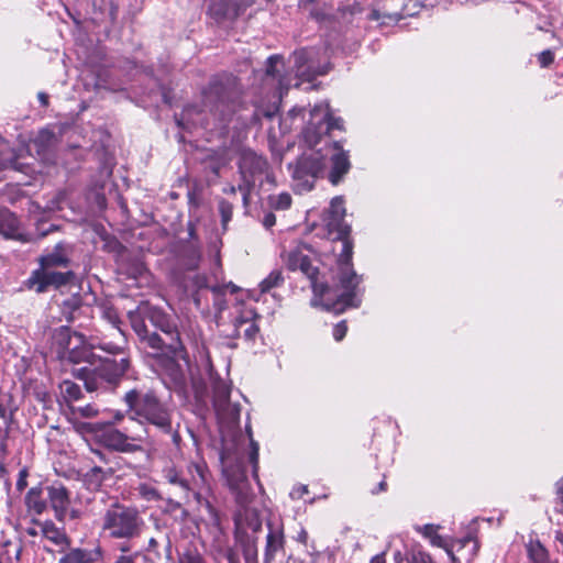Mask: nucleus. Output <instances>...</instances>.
<instances>
[{
	"mask_svg": "<svg viewBox=\"0 0 563 563\" xmlns=\"http://www.w3.org/2000/svg\"><path fill=\"white\" fill-rule=\"evenodd\" d=\"M340 260L339 251L335 265L330 269V283L320 274L319 268L312 265L311 258L300 250L290 251L287 258L288 269L300 271L310 282L313 294L311 305L334 314H341L349 308H357L361 305L356 295L363 276L356 274L353 260H349L350 269Z\"/></svg>",
	"mask_w": 563,
	"mask_h": 563,
	"instance_id": "obj_1",
	"label": "nucleus"
},
{
	"mask_svg": "<svg viewBox=\"0 0 563 563\" xmlns=\"http://www.w3.org/2000/svg\"><path fill=\"white\" fill-rule=\"evenodd\" d=\"M123 402L131 420L153 427L159 437L169 439L166 445L170 444L175 452L181 451V424L175 418L176 407L170 395L165 397L156 388L134 387L124 394Z\"/></svg>",
	"mask_w": 563,
	"mask_h": 563,
	"instance_id": "obj_2",
	"label": "nucleus"
},
{
	"mask_svg": "<svg viewBox=\"0 0 563 563\" xmlns=\"http://www.w3.org/2000/svg\"><path fill=\"white\" fill-rule=\"evenodd\" d=\"M202 103L219 120L220 125H228L235 114L247 108L243 100V86L232 74L213 76L202 89Z\"/></svg>",
	"mask_w": 563,
	"mask_h": 563,
	"instance_id": "obj_3",
	"label": "nucleus"
},
{
	"mask_svg": "<svg viewBox=\"0 0 563 563\" xmlns=\"http://www.w3.org/2000/svg\"><path fill=\"white\" fill-rule=\"evenodd\" d=\"M145 521L136 507L115 501L101 516V531L113 540L130 542L141 537Z\"/></svg>",
	"mask_w": 563,
	"mask_h": 563,
	"instance_id": "obj_4",
	"label": "nucleus"
},
{
	"mask_svg": "<svg viewBox=\"0 0 563 563\" xmlns=\"http://www.w3.org/2000/svg\"><path fill=\"white\" fill-rule=\"evenodd\" d=\"M131 366L129 355L104 357L93 361L92 366L73 369V375L84 382L87 391L92 393L106 386H117Z\"/></svg>",
	"mask_w": 563,
	"mask_h": 563,
	"instance_id": "obj_5",
	"label": "nucleus"
},
{
	"mask_svg": "<svg viewBox=\"0 0 563 563\" xmlns=\"http://www.w3.org/2000/svg\"><path fill=\"white\" fill-rule=\"evenodd\" d=\"M42 536L62 549L57 563H102L104 550L99 541L87 547H71V539L64 528H58L53 521L42 523Z\"/></svg>",
	"mask_w": 563,
	"mask_h": 563,
	"instance_id": "obj_6",
	"label": "nucleus"
},
{
	"mask_svg": "<svg viewBox=\"0 0 563 563\" xmlns=\"http://www.w3.org/2000/svg\"><path fill=\"white\" fill-rule=\"evenodd\" d=\"M342 196H336L330 201L324 211V227L329 239L334 245L340 244V262L350 269L349 260H353L354 240L351 235L352 228L345 221L346 209ZM332 251L336 253V247Z\"/></svg>",
	"mask_w": 563,
	"mask_h": 563,
	"instance_id": "obj_7",
	"label": "nucleus"
},
{
	"mask_svg": "<svg viewBox=\"0 0 563 563\" xmlns=\"http://www.w3.org/2000/svg\"><path fill=\"white\" fill-rule=\"evenodd\" d=\"M81 429L92 434L96 443L110 452L125 454L145 452L144 443L147 442V438L130 435L115 428L113 423L85 422L81 423Z\"/></svg>",
	"mask_w": 563,
	"mask_h": 563,
	"instance_id": "obj_8",
	"label": "nucleus"
},
{
	"mask_svg": "<svg viewBox=\"0 0 563 563\" xmlns=\"http://www.w3.org/2000/svg\"><path fill=\"white\" fill-rule=\"evenodd\" d=\"M162 475L166 483L181 490L185 499L198 488H208L209 479H212L211 472L202 459L188 462L186 471L175 464H168L163 467Z\"/></svg>",
	"mask_w": 563,
	"mask_h": 563,
	"instance_id": "obj_9",
	"label": "nucleus"
},
{
	"mask_svg": "<svg viewBox=\"0 0 563 563\" xmlns=\"http://www.w3.org/2000/svg\"><path fill=\"white\" fill-rule=\"evenodd\" d=\"M145 318L157 330L165 335L164 344L158 350L169 355L175 362L176 358H185L187 351L180 338V332L173 318L163 309L157 307H147Z\"/></svg>",
	"mask_w": 563,
	"mask_h": 563,
	"instance_id": "obj_10",
	"label": "nucleus"
},
{
	"mask_svg": "<svg viewBox=\"0 0 563 563\" xmlns=\"http://www.w3.org/2000/svg\"><path fill=\"white\" fill-rule=\"evenodd\" d=\"M223 475L230 490L235 495L239 505L244 506L250 501L251 486L246 474V467L242 459L232 460L222 456Z\"/></svg>",
	"mask_w": 563,
	"mask_h": 563,
	"instance_id": "obj_11",
	"label": "nucleus"
},
{
	"mask_svg": "<svg viewBox=\"0 0 563 563\" xmlns=\"http://www.w3.org/2000/svg\"><path fill=\"white\" fill-rule=\"evenodd\" d=\"M74 279L75 273L73 271L55 272L51 268L40 266L31 273L30 277L25 282V286L29 289L35 290L37 294H43L51 287L58 289L70 284Z\"/></svg>",
	"mask_w": 563,
	"mask_h": 563,
	"instance_id": "obj_12",
	"label": "nucleus"
},
{
	"mask_svg": "<svg viewBox=\"0 0 563 563\" xmlns=\"http://www.w3.org/2000/svg\"><path fill=\"white\" fill-rule=\"evenodd\" d=\"M338 130L345 132L344 120L340 117H335L329 106L325 108V112L321 120L317 123L309 122L303 130V137L309 147L317 146L324 136H328L331 141L332 132Z\"/></svg>",
	"mask_w": 563,
	"mask_h": 563,
	"instance_id": "obj_13",
	"label": "nucleus"
},
{
	"mask_svg": "<svg viewBox=\"0 0 563 563\" xmlns=\"http://www.w3.org/2000/svg\"><path fill=\"white\" fill-rule=\"evenodd\" d=\"M261 316L257 313L255 308L244 307L233 321L234 329L231 338H243L247 343H255L261 331L258 325Z\"/></svg>",
	"mask_w": 563,
	"mask_h": 563,
	"instance_id": "obj_14",
	"label": "nucleus"
},
{
	"mask_svg": "<svg viewBox=\"0 0 563 563\" xmlns=\"http://www.w3.org/2000/svg\"><path fill=\"white\" fill-rule=\"evenodd\" d=\"M344 143L345 139H339L330 141L329 144L331 169L328 179L334 186L340 184L351 169L350 154L343 148Z\"/></svg>",
	"mask_w": 563,
	"mask_h": 563,
	"instance_id": "obj_15",
	"label": "nucleus"
},
{
	"mask_svg": "<svg viewBox=\"0 0 563 563\" xmlns=\"http://www.w3.org/2000/svg\"><path fill=\"white\" fill-rule=\"evenodd\" d=\"M269 168L268 161L254 151L245 150L239 161V172L243 181L252 180L255 184L257 177L263 176Z\"/></svg>",
	"mask_w": 563,
	"mask_h": 563,
	"instance_id": "obj_16",
	"label": "nucleus"
},
{
	"mask_svg": "<svg viewBox=\"0 0 563 563\" xmlns=\"http://www.w3.org/2000/svg\"><path fill=\"white\" fill-rule=\"evenodd\" d=\"M92 308L84 305L81 298L73 296L62 303V316L68 323L79 321L78 328H87L91 319Z\"/></svg>",
	"mask_w": 563,
	"mask_h": 563,
	"instance_id": "obj_17",
	"label": "nucleus"
},
{
	"mask_svg": "<svg viewBox=\"0 0 563 563\" xmlns=\"http://www.w3.org/2000/svg\"><path fill=\"white\" fill-rule=\"evenodd\" d=\"M92 349H95V345L89 346L85 341V335L79 332H74V344L69 349L68 352H66L64 356V362L70 363V364H80L86 363V366H92L93 361L96 358Z\"/></svg>",
	"mask_w": 563,
	"mask_h": 563,
	"instance_id": "obj_18",
	"label": "nucleus"
},
{
	"mask_svg": "<svg viewBox=\"0 0 563 563\" xmlns=\"http://www.w3.org/2000/svg\"><path fill=\"white\" fill-rule=\"evenodd\" d=\"M335 13H352L350 0H319L310 10V15L319 22L334 18Z\"/></svg>",
	"mask_w": 563,
	"mask_h": 563,
	"instance_id": "obj_19",
	"label": "nucleus"
},
{
	"mask_svg": "<svg viewBox=\"0 0 563 563\" xmlns=\"http://www.w3.org/2000/svg\"><path fill=\"white\" fill-rule=\"evenodd\" d=\"M47 499L58 521H64L70 505L68 489L63 484L51 485L46 487Z\"/></svg>",
	"mask_w": 563,
	"mask_h": 563,
	"instance_id": "obj_20",
	"label": "nucleus"
},
{
	"mask_svg": "<svg viewBox=\"0 0 563 563\" xmlns=\"http://www.w3.org/2000/svg\"><path fill=\"white\" fill-rule=\"evenodd\" d=\"M147 319L145 318V310L143 313H131L130 322L133 331L139 336L140 341L146 343L153 350H159L163 344V338L156 332H151L146 325Z\"/></svg>",
	"mask_w": 563,
	"mask_h": 563,
	"instance_id": "obj_21",
	"label": "nucleus"
},
{
	"mask_svg": "<svg viewBox=\"0 0 563 563\" xmlns=\"http://www.w3.org/2000/svg\"><path fill=\"white\" fill-rule=\"evenodd\" d=\"M267 528L268 533L266 536L263 563H273L276 554L285 551L286 539L283 525L275 526L268 522Z\"/></svg>",
	"mask_w": 563,
	"mask_h": 563,
	"instance_id": "obj_22",
	"label": "nucleus"
},
{
	"mask_svg": "<svg viewBox=\"0 0 563 563\" xmlns=\"http://www.w3.org/2000/svg\"><path fill=\"white\" fill-rule=\"evenodd\" d=\"M74 344V332L70 331V328L67 325H62L59 328L54 329L52 333V343L51 350L56 354V357L64 362V356L66 352Z\"/></svg>",
	"mask_w": 563,
	"mask_h": 563,
	"instance_id": "obj_23",
	"label": "nucleus"
},
{
	"mask_svg": "<svg viewBox=\"0 0 563 563\" xmlns=\"http://www.w3.org/2000/svg\"><path fill=\"white\" fill-rule=\"evenodd\" d=\"M114 470L112 467L102 468L100 466H92L81 475V482L85 488L89 492L101 490L103 483L113 476Z\"/></svg>",
	"mask_w": 563,
	"mask_h": 563,
	"instance_id": "obj_24",
	"label": "nucleus"
},
{
	"mask_svg": "<svg viewBox=\"0 0 563 563\" xmlns=\"http://www.w3.org/2000/svg\"><path fill=\"white\" fill-rule=\"evenodd\" d=\"M208 13L217 22L235 20L239 16V5L230 0H210Z\"/></svg>",
	"mask_w": 563,
	"mask_h": 563,
	"instance_id": "obj_25",
	"label": "nucleus"
},
{
	"mask_svg": "<svg viewBox=\"0 0 563 563\" xmlns=\"http://www.w3.org/2000/svg\"><path fill=\"white\" fill-rule=\"evenodd\" d=\"M212 494V479H209V487L207 488H198L197 490H194L192 495L199 505V507L203 508L209 516V520L212 526L216 528H220L221 525V518L218 509L213 505V503L210 500L209 496Z\"/></svg>",
	"mask_w": 563,
	"mask_h": 563,
	"instance_id": "obj_26",
	"label": "nucleus"
},
{
	"mask_svg": "<svg viewBox=\"0 0 563 563\" xmlns=\"http://www.w3.org/2000/svg\"><path fill=\"white\" fill-rule=\"evenodd\" d=\"M26 154H29V150L24 146L11 150L9 155H5L4 152L0 150V170L13 169L25 173L27 164L21 162V159L24 158Z\"/></svg>",
	"mask_w": 563,
	"mask_h": 563,
	"instance_id": "obj_27",
	"label": "nucleus"
},
{
	"mask_svg": "<svg viewBox=\"0 0 563 563\" xmlns=\"http://www.w3.org/2000/svg\"><path fill=\"white\" fill-rule=\"evenodd\" d=\"M0 234L7 239L22 240L20 221L15 214L8 209L0 210Z\"/></svg>",
	"mask_w": 563,
	"mask_h": 563,
	"instance_id": "obj_28",
	"label": "nucleus"
},
{
	"mask_svg": "<svg viewBox=\"0 0 563 563\" xmlns=\"http://www.w3.org/2000/svg\"><path fill=\"white\" fill-rule=\"evenodd\" d=\"M295 58V67L298 76L306 81H312L317 76H322L327 74V70H311L310 68L305 69V66L308 64L309 51L307 48H300L294 52Z\"/></svg>",
	"mask_w": 563,
	"mask_h": 563,
	"instance_id": "obj_29",
	"label": "nucleus"
},
{
	"mask_svg": "<svg viewBox=\"0 0 563 563\" xmlns=\"http://www.w3.org/2000/svg\"><path fill=\"white\" fill-rule=\"evenodd\" d=\"M321 166L318 158L301 157L297 161L292 175L296 179H305L306 177L317 178Z\"/></svg>",
	"mask_w": 563,
	"mask_h": 563,
	"instance_id": "obj_30",
	"label": "nucleus"
},
{
	"mask_svg": "<svg viewBox=\"0 0 563 563\" xmlns=\"http://www.w3.org/2000/svg\"><path fill=\"white\" fill-rule=\"evenodd\" d=\"M231 388L224 382H217L212 388V404L217 415H224L230 401Z\"/></svg>",
	"mask_w": 563,
	"mask_h": 563,
	"instance_id": "obj_31",
	"label": "nucleus"
},
{
	"mask_svg": "<svg viewBox=\"0 0 563 563\" xmlns=\"http://www.w3.org/2000/svg\"><path fill=\"white\" fill-rule=\"evenodd\" d=\"M38 263H40V266H44V268L67 267L70 263V260L64 253L63 244L57 243L52 253L42 255L38 258Z\"/></svg>",
	"mask_w": 563,
	"mask_h": 563,
	"instance_id": "obj_32",
	"label": "nucleus"
},
{
	"mask_svg": "<svg viewBox=\"0 0 563 563\" xmlns=\"http://www.w3.org/2000/svg\"><path fill=\"white\" fill-rule=\"evenodd\" d=\"M25 505L29 511L42 515L47 508L46 498L43 497L41 487H32L25 495Z\"/></svg>",
	"mask_w": 563,
	"mask_h": 563,
	"instance_id": "obj_33",
	"label": "nucleus"
},
{
	"mask_svg": "<svg viewBox=\"0 0 563 563\" xmlns=\"http://www.w3.org/2000/svg\"><path fill=\"white\" fill-rule=\"evenodd\" d=\"M179 255L188 260L191 265H197L201 257V243L183 240L177 245Z\"/></svg>",
	"mask_w": 563,
	"mask_h": 563,
	"instance_id": "obj_34",
	"label": "nucleus"
},
{
	"mask_svg": "<svg viewBox=\"0 0 563 563\" xmlns=\"http://www.w3.org/2000/svg\"><path fill=\"white\" fill-rule=\"evenodd\" d=\"M526 552L531 563H550L549 551L539 540H530L526 544Z\"/></svg>",
	"mask_w": 563,
	"mask_h": 563,
	"instance_id": "obj_35",
	"label": "nucleus"
},
{
	"mask_svg": "<svg viewBox=\"0 0 563 563\" xmlns=\"http://www.w3.org/2000/svg\"><path fill=\"white\" fill-rule=\"evenodd\" d=\"M141 554L143 563H159L162 562V553L159 551V542L155 538H150L147 545L143 550H137Z\"/></svg>",
	"mask_w": 563,
	"mask_h": 563,
	"instance_id": "obj_36",
	"label": "nucleus"
},
{
	"mask_svg": "<svg viewBox=\"0 0 563 563\" xmlns=\"http://www.w3.org/2000/svg\"><path fill=\"white\" fill-rule=\"evenodd\" d=\"M439 526L427 523L422 527L417 528V531L420 532L426 539H428L431 545L437 548H446L445 539L438 533Z\"/></svg>",
	"mask_w": 563,
	"mask_h": 563,
	"instance_id": "obj_37",
	"label": "nucleus"
},
{
	"mask_svg": "<svg viewBox=\"0 0 563 563\" xmlns=\"http://www.w3.org/2000/svg\"><path fill=\"white\" fill-rule=\"evenodd\" d=\"M118 551L112 563H139L141 560V554L139 551H132L130 542L120 543Z\"/></svg>",
	"mask_w": 563,
	"mask_h": 563,
	"instance_id": "obj_38",
	"label": "nucleus"
},
{
	"mask_svg": "<svg viewBox=\"0 0 563 563\" xmlns=\"http://www.w3.org/2000/svg\"><path fill=\"white\" fill-rule=\"evenodd\" d=\"M59 388L66 402L77 401L82 397L80 386L70 379H64Z\"/></svg>",
	"mask_w": 563,
	"mask_h": 563,
	"instance_id": "obj_39",
	"label": "nucleus"
},
{
	"mask_svg": "<svg viewBox=\"0 0 563 563\" xmlns=\"http://www.w3.org/2000/svg\"><path fill=\"white\" fill-rule=\"evenodd\" d=\"M284 283L283 272L280 269L272 271L258 285L260 291L265 294L272 289L282 286Z\"/></svg>",
	"mask_w": 563,
	"mask_h": 563,
	"instance_id": "obj_40",
	"label": "nucleus"
},
{
	"mask_svg": "<svg viewBox=\"0 0 563 563\" xmlns=\"http://www.w3.org/2000/svg\"><path fill=\"white\" fill-rule=\"evenodd\" d=\"M280 64H283V58L280 55L269 56L266 62V75L278 79L280 88L288 90V86L284 84V78L282 77L280 70L278 69V65Z\"/></svg>",
	"mask_w": 563,
	"mask_h": 563,
	"instance_id": "obj_41",
	"label": "nucleus"
},
{
	"mask_svg": "<svg viewBox=\"0 0 563 563\" xmlns=\"http://www.w3.org/2000/svg\"><path fill=\"white\" fill-rule=\"evenodd\" d=\"M233 209V205L230 201L225 199L219 200L218 211L221 217V227L224 231L228 229V224L232 220Z\"/></svg>",
	"mask_w": 563,
	"mask_h": 563,
	"instance_id": "obj_42",
	"label": "nucleus"
},
{
	"mask_svg": "<svg viewBox=\"0 0 563 563\" xmlns=\"http://www.w3.org/2000/svg\"><path fill=\"white\" fill-rule=\"evenodd\" d=\"M291 201V196L288 192H282L279 195L268 197V205L275 210H287L290 208Z\"/></svg>",
	"mask_w": 563,
	"mask_h": 563,
	"instance_id": "obj_43",
	"label": "nucleus"
},
{
	"mask_svg": "<svg viewBox=\"0 0 563 563\" xmlns=\"http://www.w3.org/2000/svg\"><path fill=\"white\" fill-rule=\"evenodd\" d=\"M1 548L5 550V553L0 551V561H4V563H13V561H19L21 548L18 544L5 542Z\"/></svg>",
	"mask_w": 563,
	"mask_h": 563,
	"instance_id": "obj_44",
	"label": "nucleus"
},
{
	"mask_svg": "<svg viewBox=\"0 0 563 563\" xmlns=\"http://www.w3.org/2000/svg\"><path fill=\"white\" fill-rule=\"evenodd\" d=\"M179 563H206V560L196 548H187L179 555Z\"/></svg>",
	"mask_w": 563,
	"mask_h": 563,
	"instance_id": "obj_45",
	"label": "nucleus"
},
{
	"mask_svg": "<svg viewBox=\"0 0 563 563\" xmlns=\"http://www.w3.org/2000/svg\"><path fill=\"white\" fill-rule=\"evenodd\" d=\"M255 184L252 180H245L239 184L238 189L242 194V202L245 209L250 207L251 203V194Z\"/></svg>",
	"mask_w": 563,
	"mask_h": 563,
	"instance_id": "obj_46",
	"label": "nucleus"
},
{
	"mask_svg": "<svg viewBox=\"0 0 563 563\" xmlns=\"http://www.w3.org/2000/svg\"><path fill=\"white\" fill-rule=\"evenodd\" d=\"M407 562L408 563H434L432 556L428 552L422 551V550H412L407 558Z\"/></svg>",
	"mask_w": 563,
	"mask_h": 563,
	"instance_id": "obj_47",
	"label": "nucleus"
},
{
	"mask_svg": "<svg viewBox=\"0 0 563 563\" xmlns=\"http://www.w3.org/2000/svg\"><path fill=\"white\" fill-rule=\"evenodd\" d=\"M241 406L239 404L228 402V407H225V413L219 415L221 418L227 419L233 423H238L240 421Z\"/></svg>",
	"mask_w": 563,
	"mask_h": 563,
	"instance_id": "obj_48",
	"label": "nucleus"
},
{
	"mask_svg": "<svg viewBox=\"0 0 563 563\" xmlns=\"http://www.w3.org/2000/svg\"><path fill=\"white\" fill-rule=\"evenodd\" d=\"M242 554L245 563H257L256 543L253 541L243 544Z\"/></svg>",
	"mask_w": 563,
	"mask_h": 563,
	"instance_id": "obj_49",
	"label": "nucleus"
},
{
	"mask_svg": "<svg viewBox=\"0 0 563 563\" xmlns=\"http://www.w3.org/2000/svg\"><path fill=\"white\" fill-rule=\"evenodd\" d=\"M205 169L212 173L214 176H219L220 169L222 168V162L214 155H209L203 159Z\"/></svg>",
	"mask_w": 563,
	"mask_h": 563,
	"instance_id": "obj_50",
	"label": "nucleus"
},
{
	"mask_svg": "<svg viewBox=\"0 0 563 563\" xmlns=\"http://www.w3.org/2000/svg\"><path fill=\"white\" fill-rule=\"evenodd\" d=\"M95 347H98L109 354H111L113 357H121L122 355H126L122 347H120L119 345L112 343V342H100L98 343L97 345H95Z\"/></svg>",
	"mask_w": 563,
	"mask_h": 563,
	"instance_id": "obj_51",
	"label": "nucleus"
},
{
	"mask_svg": "<svg viewBox=\"0 0 563 563\" xmlns=\"http://www.w3.org/2000/svg\"><path fill=\"white\" fill-rule=\"evenodd\" d=\"M250 446H251L250 463L252 464L253 473L256 476L257 468H258L260 446H258V443L254 439H251Z\"/></svg>",
	"mask_w": 563,
	"mask_h": 563,
	"instance_id": "obj_52",
	"label": "nucleus"
},
{
	"mask_svg": "<svg viewBox=\"0 0 563 563\" xmlns=\"http://www.w3.org/2000/svg\"><path fill=\"white\" fill-rule=\"evenodd\" d=\"M347 330H349V328H347L346 320H341L340 322H338L333 327V330H332V335H333L334 340L336 342L342 341L346 336Z\"/></svg>",
	"mask_w": 563,
	"mask_h": 563,
	"instance_id": "obj_53",
	"label": "nucleus"
},
{
	"mask_svg": "<svg viewBox=\"0 0 563 563\" xmlns=\"http://www.w3.org/2000/svg\"><path fill=\"white\" fill-rule=\"evenodd\" d=\"M145 271H146V267H145L144 263L139 260H134L130 264L126 273L129 276L136 278L137 276H142L145 273Z\"/></svg>",
	"mask_w": 563,
	"mask_h": 563,
	"instance_id": "obj_54",
	"label": "nucleus"
},
{
	"mask_svg": "<svg viewBox=\"0 0 563 563\" xmlns=\"http://www.w3.org/2000/svg\"><path fill=\"white\" fill-rule=\"evenodd\" d=\"M554 58H555L554 53L551 49L542 51L538 55V62H539L540 66L543 68H547L551 64H553Z\"/></svg>",
	"mask_w": 563,
	"mask_h": 563,
	"instance_id": "obj_55",
	"label": "nucleus"
},
{
	"mask_svg": "<svg viewBox=\"0 0 563 563\" xmlns=\"http://www.w3.org/2000/svg\"><path fill=\"white\" fill-rule=\"evenodd\" d=\"M211 291L218 296V298L214 302L216 309L219 312L223 311L227 308V301L222 297V288L220 286H213V287H211Z\"/></svg>",
	"mask_w": 563,
	"mask_h": 563,
	"instance_id": "obj_56",
	"label": "nucleus"
},
{
	"mask_svg": "<svg viewBox=\"0 0 563 563\" xmlns=\"http://www.w3.org/2000/svg\"><path fill=\"white\" fill-rule=\"evenodd\" d=\"M76 411L84 418H93L99 413L98 408L90 404L82 407H78Z\"/></svg>",
	"mask_w": 563,
	"mask_h": 563,
	"instance_id": "obj_57",
	"label": "nucleus"
},
{
	"mask_svg": "<svg viewBox=\"0 0 563 563\" xmlns=\"http://www.w3.org/2000/svg\"><path fill=\"white\" fill-rule=\"evenodd\" d=\"M309 493L307 485H298L292 489L290 496L292 499H301L306 494Z\"/></svg>",
	"mask_w": 563,
	"mask_h": 563,
	"instance_id": "obj_58",
	"label": "nucleus"
},
{
	"mask_svg": "<svg viewBox=\"0 0 563 563\" xmlns=\"http://www.w3.org/2000/svg\"><path fill=\"white\" fill-rule=\"evenodd\" d=\"M187 232H188V238L186 239V241L200 242L199 236L197 234L196 224L192 221H189L187 223Z\"/></svg>",
	"mask_w": 563,
	"mask_h": 563,
	"instance_id": "obj_59",
	"label": "nucleus"
},
{
	"mask_svg": "<svg viewBox=\"0 0 563 563\" xmlns=\"http://www.w3.org/2000/svg\"><path fill=\"white\" fill-rule=\"evenodd\" d=\"M167 506L169 507L170 510H174V511L180 510L181 515L184 517H187L189 515L188 510L185 509L183 507L181 503H179V501H176V500H173V499H168L167 500Z\"/></svg>",
	"mask_w": 563,
	"mask_h": 563,
	"instance_id": "obj_60",
	"label": "nucleus"
},
{
	"mask_svg": "<svg viewBox=\"0 0 563 563\" xmlns=\"http://www.w3.org/2000/svg\"><path fill=\"white\" fill-rule=\"evenodd\" d=\"M262 222L266 229H271L276 224V216L273 212H268L264 216Z\"/></svg>",
	"mask_w": 563,
	"mask_h": 563,
	"instance_id": "obj_61",
	"label": "nucleus"
},
{
	"mask_svg": "<svg viewBox=\"0 0 563 563\" xmlns=\"http://www.w3.org/2000/svg\"><path fill=\"white\" fill-rule=\"evenodd\" d=\"M556 500L563 506V476L555 483Z\"/></svg>",
	"mask_w": 563,
	"mask_h": 563,
	"instance_id": "obj_62",
	"label": "nucleus"
},
{
	"mask_svg": "<svg viewBox=\"0 0 563 563\" xmlns=\"http://www.w3.org/2000/svg\"><path fill=\"white\" fill-rule=\"evenodd\" d=\"M26 476H27V472L26 470H22L19 474V478L16 481V487L18 489H23L26 487Z\"/></svg>",
	"mask_w": 563,
	"mask_h": 563,
	"instance_id": "obj_63",
	"label": "nucleus"
},
{
	"mask_svg": "<svg viewBox=\"0 0 563 563\" xmlns=\"http://www.w3.org/2000/svg\"><path fill=\"white\" fill-rule=\"evenodd\" d=\"M387 490V482L385 477L377 484L376 487L372 488V494H379Z\"/></svg>",
	"mask_w": 563,
	"mask_h": 563,
	"instance_id": "obj_64",
	"label": "nucleus"
}]
</instances>
